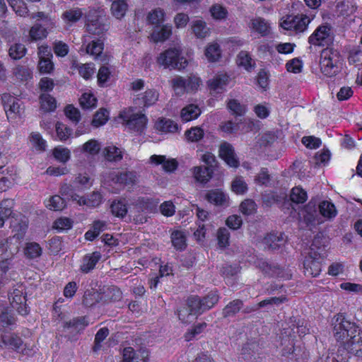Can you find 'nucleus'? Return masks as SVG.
<instances>
[{"mask_svg": "<svg viewBox=\"0 0 362 362\" xmlns=\"http://www.w3.org/2000/svg\"><path fill=\"white\" fill-rule=\"evenodd\" d=\"M333 334L337 341L349 337L342 341L337 353H329L325 358H320L316 362H346V358L340 356L341 351H346L349 357L362 359V330L354 322L346 320L343 315H337L332 320Z\"/></svg>", "mask_w": 362, "mask_h": 362, "instance_id": "obj_1", "label": "nucleus"}, {"mask_svg": "<svg viewBox=\"0 0 362 362\" xmlns=\"http://www.w3.org/2000/svg\"><path fill=\"white\" fill-rule=\"evenodd\" d=\"M335 206L329 201H322L317 204L310 200L300 211L299 215L303 218L307 226H314L324 222L325 218L331 219L337 216Z\"/></svg>", "mask_w": 362, "mask_h": 362, "instance_id": "obj_2", "label": "nucleus"}, {"mask_svg": "<svg viewBox=\"0 0 362 362\" xmlns=\"http://www.w3.org/2000/svg\"><path fill=\"white\" fill-rule=\"evenodd\" d=\"M86 27L89 34L98 36V39H105L110 28L109 19L105 16L95 12L88 16Z\"/></svg>", "mask_w": 362, "mask_h": 362, "instance_id": "obj_3", "label": "nucleus"}, {"mask_svg": "<svg viewBox=\"0 0 362 362\" xmlns=\"http://www.w3.org/2000/svg\"><path fill=\"white\" fill-rule=\"evenodd\" d=\"M158 62L165 67H170L182 70L188 62L186 58L181 56V51L177 48H170L162 52L158 58Z\"/></svg>", "mask_w": 362, "mask_h": 362, "instance_id": "obj_4", "label": "nucleus"}, {"mask_svg": "<svg viewBox=\"0 0 362 362\" xmlns=\"http://www.w3.org/2000/svg\"><path fill=\"white\" fill-rule=\"evenodd\" d=\"M311 18L306 15L286 16L281 22V27L286 30L294 31L296 33H303L307 30Z\"/></svg>", "mask_w": 362, "mask_h": 362, "instance_id": "obj_5", "label": "nucleus"}, {"mask_svg": "<svg viewBox=\"0 0 362 362\" xmlns=\"http://www.w3.org/2000/svg\"><path fill=\"white\" fill-rule=\"evenodd\" d=\"M323 257L320 252L310 247V252L305 256L303 264L304 274L307 276L316 277L321 272V262Z\"/></svg>", "mask_w": 362, "mask_h": 362, "instance_id": "obj_6", "label": "nucleus"}, {"mask_svg": "<svg viewBox=\"0 0 362 362\" xmlns=\"http://www.w3.org/2000/svg\"><path fill=\"white\" fill-rule=\"evenodd\" d=\"M333 42L334 35L331 31V26L327 24L318 26L308 37V42L315 46L328 47L332 45Z\"/></svg>", "mask_w": 362, "mask_h": 362, "instance_id": "obj_7", "label": "nucleus"}, {"mask_svg": "<svg viewBox=\"0 0 362 362\" xmlns=\"http://www.w3.org/2000/svg\"><path fill=\"white\" fill-rule=\"evenodd\" d=\"M288 241L287 236L281 232H272L267 233L262 243L264 248L273 252L281 253L284 250Z\"/></svg>", "mask_w": 362, "mask_h": 362, "instance_id": "obj_8", "label": "nucleus"}, {"mask_svg": "<svg viewBox=\"0 0 362 362\" xmlns=\"http://www.w3.org/2000/svg\"><path fill=\"white\" fill-rule=\"evenodd\" d=\"M1 100L8 119L12 121L21 117L23 107L20 100L9 94H4Z\"/></svg>", "mask_w": 362, "mask_h": 362, "instance_id": "obj_9", "label": "nucleus"}, {"mask_svg": "<svg viewBox=\"0 0 362 362\" xmlns=\"http://www.w3.org/2000/svg\"><path fill=\"white\" fill-rule=\"evenodd\" d=\"M159 93L156 89H147L134 99V104L140 107H148L156 103Z\"/></svg>", "mask_w": 362, "mask_h": 362, "instance_id": "obj_10", "label": "nucleus"}, {"mask_svg": "<svg viewBox=\"0 0 362 362\" xmlns=\"http://www.w3.org/2000/svg\"><path fill=\"white\" fill-rule=\"evenodd\" d=\"M219 156L230 167H238L239 160L236 157L234 148L230 144L223 142L220 145Z\"/></svg>", "mask_w": 362, "mask_h": 362, "instance_id": "obj_11", "label": "nucleus"}, {"mask_svg": "<svg viewBox=\"0 0 362 362\" xmlns=\"http://www.w3.org/2000/svg\"><path fill=\"white\" fill-rule=\"evenodd\" d=\"M120 362H148V352L146 350L136 351L132 347H126Z\"/></svg>", "mask_w": 362, "mask_h": 362, "instance_id": "obj_12", "label": "nucleus"}, {"mask_svg": "<svg viewBox=\"0 0 362 362\" xmlns=\"http://www.w3.org/2000/svg\"><path fill=\"white\" fill-rule=\"evenodd\" d=\"M104 39H97L92 40L86 47V52L94 57L96 60L102 62L107 61V57L103 54Z\"/></svg>", "mask_w": 362, "mask_h": 362, "instance_id": "obj_13", "label": "nucleus"}, {"mask_svg": "<svg viewBox=\"0 0 362 362\" xmlns=\"http://www.w3.org/2000/svg\"><path fill=\"white\" fill-rule=\"evenodd\" d=\"M127 155L124 148L117 147L114 145L107 146L103 150V156L105 160L112 163L120 162L124 156H127Z\"/></svg>", "mask_w": 362, "mask_h": 362, "instance_id": "obj_14", "label": "nucleus"}, {"mask_svg": "<svg viewBox=\"0 0 362 362\" xmlns=\"http://www.w3.org/2000/svg\"><path fill=\"white\" fill-rule=\"evenodd\" d=\"M88 325L86 316L76 317L64 323L63 331L74 336L84 329Z\"/></svg>", "mask_w": 362, "mask_h": 362, "instance_id": "obj_15", "label": "nucleus"}, {"mask_svg": "<svg viewBox=\"0 0 362 362\" xmlns=\"http://www.w3.org/2000/svg\"><path fill=\"white\" fill-rule=\"evenodd\" d=\"M1 341L4 346L13 349L18 353L25 354V345L23 344V339L16 334L1 335Z\"/></svg>", "mask_w": 362, "mask_h": 362, "instance_id": "obj_16", "label": "nucleus"}, {"mask_svg": "<svg viewBox=\"0 0 362 362\" xmlns=\"http://www.w3.org/2000/svg\"><path fill=\"white\" fill-rule=\"evenodd\" d=\"M205 199L211 204L226 208L229 205V198L221 189L209 190L205 194Z\"/></svg>", "mask_w": 362, "mask_h": 362, "instance_id": "obj_17", "label": "nucleus"}, {"mask_svg": "<svg viewBox=\"0 0 362 362\" xmlns=\"http://www.w3.org/2000/svg\"><path fill=\"white\" fill-rule=\"evenodd\" d=\"M228 76L226 74H218L207 81L208 88L211 94L222 93L228 83Z\"/></svg>", "mask_w": 362, "mask_h": 362, "instance_id": "obj_18", "label": "nucleus"}, {"mask_svg": "<svg viewBox=\"0 0 362 362\" xmlns=\"http://www.w3.org/2000/svg\"><path fill=\"white\" fill-rule=\"evenodd\" d=\"M257 267L266 275L272 277L283 276L284 269L276 263H269L264 259L257 262Z\"/></svg>", "mask_w": 362, "mask_h": 362, "instance_id": "obj_19", "label": "nucleus"}, {"mask_svg": "<svg viewBox=\"0 0 362 362\" xmlns=\"http://www.w3.org/2000/svg\"><path fill=\"white\" fill-rule=\"evenodd\" d=\"M101 257V253L98 251H95L84 255L80 266L81 272L84 274L90 272L93 269H94L96 264L100 261Z\"/></svg>", "mask_w": 362, "mask_h": 362, "instance_id": "obj_20", "label": "nucleus"}, {"mask_svg": "<svg viewBox=\"0 0 362 362\" xmlns=\"http://www.w3.org/2000/svg\"><path fill=\"white\" fill-rule=\"evenodd\" d=\"M128 127L135 132L141 133L146 128L148 119L144 114H132L128 119H124Z\"/></svg>", "mask_w": 362, "mask_h": 362, "instance_id": "obj_21", "label": "nucleus"}, {"mask_svg": "<svg viewBox=\"0 0 362 362\" xmlns=\"http://www.w3.org/2000/svg\"><path fill=\"white\" fill-rule=\"evenodd\" d=\"M138 179L137 173L134 170H125L118 173L112 177L114 182L124 185H134Z\"/></svg>", "mask_w": 362, "mask_h": 362, "instance_id": "obj_22", "label": "nucleus"}, {"mask_svg": "<svg viewBox=\"0 0 362 362\" xmlns=\"http://www.w3.org/2000/svg\"><path fill=\"white\" fill-rule=\"evenodd\" d=\"M249 27L262 37L267 36L270 33V24L262 17H256L251 19Z\"/></svg>", "mask_w": 362, "mask_h": 362, "instance_id": "obj_23", "label": "nucleus"}, {"mask_svg": "<svg viewBox=\"0 0 362 362\" xmlns=\"http://www.w3.org/2000/svg\"><path fill=\"white\" fill-rule=\"evenodd\" d=\"M12 74L16 81L27 83L33 78V72L28 66L18 64L13 69Z\"/></svg>", "mask_w": 362, "mask_h": 362, "instance_id": "obj_24", "label": "nucleus"}, {"mask_svg": "<svg viewBox=\"0 0 362 362\" xmlns=\"http://www.w3.org/2000/svg\"><path fill=\"white\" fill-rule=\"evenodd\" d=\"M337 62L329 58L320 56V66L321 72L327 77H332L339 72V67Z\"/></svg>", "mask_w": 362, "mask_h": 362, "instance_id": "obj_25", "label": "nucleus"}, {"mask_svg": "<svg viewBox=\"0 0 362 362\" xmlns=\"http://www.w3.org/2000/svg\"><path fill=\"white\" fill-rule=\"evenodd\" d=\"M172 35V26L170 25H164L160 26H155L151 33V38L156 42H163L168 39Z\"/></svg>", "mask_w": 362, "mask_h": 362, "instance_id": "obj_26", "label": "nucleus"}, {"mask_svg": "<svg viewBox=\"0 0 362 362\" xmlns=\"http://www.w3.org/2000/svg\"><path fill=\"white\" fill-rule=\"evenodd\" d=\"M201 110L197 105L189 104L184 107L180 112L182 122H187L197 119L201 115Z\"/></svg>", "mask_w": 362, "mask_h": 362, "instance_id": "obj_27", "label": "nucleus"}, {"mask_svg": "<svg viewBox=\"0 0 362 362\" xmlns=\"http://www.w3.org/2000/svg\"><path fill=\"white\" fill-rule=\"evenodd\" d=\"M151 163L156 165L162 164L166 172H173L177 168V162L175 159H167L165 156L153 155L150 158Z\"/></svg>", "mask_w": 362, "mask_h": 362, "instance_id": "obj_28", "label": "nucleus"}, {"mask_svg": "<svg viewBox=\"0 0 362 362\" xmlns=\"http://www.w3.org/2000/svg\"><path fill=\"white\" fill-rule=\"evenodd\" d=\"M14 201L11 199H5L0 202V228L3 227L5 220L13 214Z\"/></svg>", "mask_w": 362, "mask_h": 362, "instance_id": "obj_29", "label": "nucleus"}, {"mask_svg": "<svg viewBox=\"0 0 362 362\" xmlns=\"http://www.w3.org/2000/svg\"><path fill=\"white\" fill-rule=\"evenodd\" d=\"M243 308V302L241 300L235 299L229 302L222 310V316L224 318L234 317L237 313Z\"/></svg>", "mask_w": 362, "mask_h": 362, "instance_id": "obj_30", "label": "nucleus"}, {"mask_svg": "<svg viewBox=\"0 0 362 362\" xmlns=\"http://www.w3.org/2000/svg\"><path fill=\"white\" fill-rule=\"evenodd\" d=\"M83 16V12L79 8H73L66 10L62 14V18L64 23L71 26L73 24L77 23Z\"/></svg>", "mask_w": 362, "mask_h": 362, "instance_id": "obj_31", "label": "nucleus"}, {"mask_svg": "<svg viewBox=\"0 0 362 362\" xmlns=\"http://www.w3.org/2000/svg\"><path fill=\"white\" fill-rule=\"evenodd\" d=\"M187 305L189 308L192 315H199L204 313L205 308L202 303L201 297L199 296H191L187 300Z\"/></svg>", "mask_w": 362, "mask_h": 362, "instance_id": "obj_32", "label": "nucleus"}, {"mask_svg": "<svg viewBox=\"0 0 362 362\" xmlns=\"http://www.w3.org/2000/svg\"><path fill=\"white\" fill-rule=\"evenodd\" d=\"M102 195L99 192H93L87 197H80L78 200V204L81 205H86L88 207H96L101 204Z\"/></svg>", "mask_w": 362, "mask_h": 362, "instance_id": "obj_33", "label": "nucleus"}, {"mask_svg": "<svg viewBox=\"0 0 362 362\" xmlns=\"http://www.w3.org/2000/svg\"><path fill=\"white\" fill-rule=\"evenodd\" d=\"M11 304L12 307L16 309L21 315L28 314L29 310L26 305V297L25 294L20 296L11 297Z\"/></svg>", "mask_w": 362, "mask_h": 362, "instance_id": "obj_34", "label": "nucleus"}, {"mask_svg": "<svg viewBox=\"0 0 362 362\" xmlns=\"http://www.w3.org/2000/svg\"><path fill=\"white\" fill-rule=\"evenodd\" d=\"M42 254L41 246L35 242L27 243L24 247V255L27 259H34L40 257Z\"/></svg>", "mask_w": 362, "mask_h": 362, "instance_id": "obj_35", "label": "nucleus"}, {"mask_svg": "<svg viewBox=\"0 0 362 362\" xmlns=\"http://www.w3.org/2000/svg\"><path fill=\"white\" fill-rule=\"evenodd\" d=\"M101 295L104 302H117L122 297V291L115 286H109Z\"/></svg>", "mask_w": 362, "mask_h": 362, "instance_id": "obj_36", "label": "nucleus"}, {"mask_svg": "<svg viewBox=\"0 0 362 362\" xmlns=\"http://www.w3.org/2000/svg\"><path fill=\"white\" fill-rule=\"evenodd\" d=\"M214 170L206 166H199L194 168V177L197 181L202 183H206L211 177Z\"/></svg>", "mask_w": 362, "mask_h": 362, "instance_id": "obj_37", "label": "nucleus"}, {"mask_svg": "<svg viewBox=\"0 0 362 362\" xmlns=\"http://www.w3.org/2000/svg\"><path fill=\"white\" fill-rule=\"evenodd\" d=\"M103 301V296L100 293L93 290H86L84 293L83 298V304L86 307H91Z\"/></svg>", "mask_w": 362, "mask_h": 362, "instance_id": "obj_38", "label": "nucleus"}, {"mask_svg": "<svg viewBox=\"0 0 362 362\" xmlns=\"http://www.w3.org/2000/svg\"><path fill=\"white\" fill-rule=\"evenodd\" d=\"M204 54L211 62L218 61L221 57L220 45L216 42L209 44L205 49Z\"/></svg>", "mask_w": 362, "mask_h": 362, "instance_id": "obj_39", "label": "nucleus"}, {"mask_svg": "<svg viewBox=\"0 0 362 362\" xmlns=\"http://www.w3.org/2000/svg\"><path fill=\"white\" fill-rule=\"evenodd\" d=\"M158 130L165 133H174L177 131L178 125L173 120L166 118H161L156 123Z\"/></svg>", "mask_w": 362, "mask_h": 362, "instance_id": "obj_40", "label": "nucleus"}, {"mask_svg": "<svg viewBox=\"0 0 362 362\" xmlns=\"http://www.w3.org/2000/svg\"><path fill=\"white\" fill-rule=\"evenodd\" d=\"M128 8V4L126 0L113 1L111 5V12L113 16L117 19H121L125 16Z\"/></svg>", "mask_w": 362, "mask_h": 362, "instance_id": "obj_41", "label": "nucleus"}, {"mask_svg": "<svg viewBox=\"0 0 362 362\" xmlns=\"http://www.w3.org/2000/svg\"><path fill=\"white\" fill-rule=\"evenodd\" d=\"M227 107L230 113L236 117L243 116L247 111L246 105L240 103L236 99H230L227 102Z\"/></svg>", "mask_w": 362, "mask_h": 362, "instance_id": "obj_42", "label": "nucleus"}, {"mask_svg": "<svg viewBox=\"0 0 362 362\" xmlns=\"http://www.w3.org/2000/svg\"><path fill=\"white\" fill-rule=\"evenodd\" d=\"M41 109L45 112H53L57 108V101L48 93H42L40 96Z\"/></svg>", "mask_w": 362, "mask_h": 362, "instance_id": "obj_43", "label": "nucleus"}, {"mask_svg": "<svg viewBox=\"0 0 362 362\" xmlns=\"http://www.w3.org/2000/svg\"><path fill=\"white\" fill-rule=\"evenodd\" d=\"M112 214L119 218H124L127 213V206L124 199L115 200L110 206Z\"/></svg>", "mask_w": 362, "mask_h": 362, "instance_id": "obj_44", "label": "nucleus"}, {"mask_svg": "<svg viewBox=\"0 0 362 362\" xmlns=\"http://www.w3.org/2000/svg\"><path fill=\"white\" fill-rule=\"evenodd\" d=\"M32 18H37V20L41 21L42 25L49 32L52 29H53L56 25V22L54 19H52L50 16L46 14L44 12H37L31 14Z\"/></svg>", "mask_w": 362, "mask_h": 362, "instance_id": "obj_45", "label": "nucleus"}, {"mask_svg": "<svg viewBox=\"0 0 362 362\" xmlns=\"http://www.w3.org/2000/svg\"><path fill=\"white\" fill-rule=\"evenodd\" d=\"M219 295L216 291H211L206 296L201 297L202 303H203V308L205 310H209L212 308L218 301Z\"/></svg>", "mask_w": 362, "mask_h": 362, "instance_id": "obj_46", "label": "nucleus"}, {"mask_svg": "<svg viewBox=\"0 0 362 362\" xmlns=\"http://www.w3.org/2000/svg\"><path fill=\"white\" fill-rule=\"evenodd\" d=\"M27 49L24 45L21 43H15L9 47L8 55L11 59L18 60L25 55Z\"/></svg>", "mask_w": 362, "mask_h": 362, "instance_id": "obj_47", "label": "nucleus"}, {"mask_svg": "<svg viewBox=\"0 0 362 362\" xmlns=\"http://www.w3.org/2000/svg\"><path fill=\"white\" fill-rule=\"evenodd\" d=\"M308 199L307 192L300 187H293L290 193V200L295 204H303Z\"/></svg>", "mask_w": 362, "mask_h": 362, "instance_id": "obj_48", "label": "nucleus"}, {"mask_svg": "<svg viewBox=\"0 0 362 362\" xmlns=\"http://www.w3.org/2000/svg\"><path fill=\"white\" fill-rule=\"evenodd\" d=\"M192 29L193 33L197 38H204L209 33V28H207L206 23L201 20L194 21L192 25Z\"/></svg>", "mask_w": 362, "mask_h": 362, "instance_id": "obj_49", "label": "nucleus"}, {"mask_svg": "<svg viewBox=\"0 0 362 362\" xmlns=\"http://www.w3.org/2000/svg\"><path fill=\"white\" fill-rule=\"evenodd\" d=\"M173 245L179 250H183L186 247V237L182 231L175 230L171 234Z\"/></svg>", "mask_w": 362, "mask_h": 362, "instance_id": "obj_50", "label": "nucleus"}, {"mask_svg": "<svg viewBox=\"0 0 362 362\" xmlns=\"http://www.w3.org/2000/svg\"><path fill=\"white\" fill-rule=\"evenodd\" d=\"M46 206L50 210L62 211L66 206V201L64 198L60 195H54L49 199V203Z\"/></svg>", "mask_w": 362, "mask_h": 362, "instance_id": "obj_51", "label": "nucleus"}, {"mask_svg": "<svg viewBox=\"0 0 362 362\" xmlns=\"http://www.w3.org/2000/svg\"><path fill=\"white\" fill-rule=\"evenodd\" d=\"M48 31L40 23H35L30 30V36L33 40H38L45 38L47 36Z\"/></svg>", "mask_w": 362, "mask_h": 362, "instance_id": "obj_52", "label": "nucleus"}, {"mask_svg": "<svg viewBox=\"0 0 362 362\" xmlns=\"http://www.w3.org/2000/svg\"><path fill=\"white\" fill-rule=\"evenodd\" d=\"M164 15V11L161 8H158L148 13L147 20L150 24L158 26L163 22Z\"/></svg>", "mask_w": 362, "mask_h": 362, "instance_id": "obj_53", "label": "nucleus"}, {"mask_svg": "<svg viewBox=\"0 0 362 362\" xmlns=\"http://www.w3.org/2000/svg\"><path fill=\"white\" fill-rule=\"evenodd\" d=\"M231 189L237 194H244L247 192V185L241 176L236 177L231 183Z\"/></svg>", "mask_w": 362, "mask_h": 362, "instance_id": "obj_54", "label": "nucleus"}, {"mask_svg": "<svg viewBox=\"0 0 362 362\" xmlns=\"http://www.w3.org/2000/svg\"><path fill=\"white\" fill-rule=\"evenodd\" d=\"M185 135L189 141L198 142L203 139L204 132L201 127H194L187 130Z\"/></svg>", "mask_w": 362, "mask_h": 362, "instance_id": "obj_55", "label": "nucleus"}, {"mask_svg": "<svg viewBox=\"0 0 362 362\" xmlns=\"http://www.w3.org/2000/svg\"><path fill=\"white\" fill-rule=\"evenodd\" d=\"M108 117L109 112L105 108H101L95 114L92 124L95 127L103 125L107 121Z\"/></svg>", "mask_w": 362, "mask_h": 362, "instance_id": "obj_56", "label": "nucleus"}, {"mask_svg": "<svg viewBox=\"0 0 362 362\" xmlns=\"http://www.w3.org/2000/svg\"><path fill=\"white\" fill-rule=\"evenodd\" d=\"M79 102L83 109H91L96 107L97 105V100L94 95L87 93L81 95Z\"/></svg>", "mask_w": 362, "mask_h": 362, "instance_id": "obj_57", "label": "nucleus"}, {"mask_svg": "<svg viewBox=\"0 0 362 362\" xmlns=\"http://www.w3.org/2000/svg\"><path fill=\"white\" fill-rule=\"evenodd\" d=\"M57 136L60 141L66 140L71 135V129L62 122H57L55 124Z\"/></svg>", "mask_w": 362, "mask_h": 362, "instance_id": "obj_58", "label": "nucleus"}, {"mask_svg": "<svg viewBox=\"0 0 362 362\" xmlns=\"http://www.w3.org/2000/svg\"><path fill=\"white\" fill-rule=\"evenodd\" d=\"M171 85L173 89L179 93H184L187 91V79L182 76H176L171 80Z\"/></svg>", "mask_w": 362, "mask_h": 362, "instance_id": "obj_59", "label": "nucleus"}, {"mask_svg": "<svg viewBox=\"0 0 362 362\" xmlns=\"http://www.w3.org/2000/svg\"><path fill=\"white\" fill-rule=\"evenodd\" d=\"M220 129L223 132L228 134H237L240 129V123L228 120L227 122H222L220 125Z\"/></svg>", "mask_w": 362, "mask_h": 362, "instance_id": "obj_60", "label": "nucleus"}, {"mask_svg": "<svg viewBox=\"0 0 362 362\" xmlns=\"http://www.w3.org/2000/svg\"><path fill=\"white\" fill-rule=\"evenodd\" d=\"M230 233L226 228H221L217 233L218 244L220 247L224 248L229 245Z\"/></svg>", "mask_w": 362, "mask_h": 362, "instance_id": "obj_61", "label": "nucleus"}, {"mask_svg": "<svg viewBox=\"0 0 362 362\" xmlns=\"http://www.w3.org/2000/svg\"><path fill=\"white\" fill-rule=\"evenodd\" d=\"M60 194L62 196L64 197L63 198H64L65 200L71 199L73 201H76L78 202V200L80 198L78 195L74 193L72 187L67 184H64L61 187Z\"/></svg>", "mask_w": 362, "mask_h": 362, "instance_id": "obj_62", "label": "nucleus"}, {"mask_svg": "<svg viewBox=\"0 0 362 362\" xmlns=\"http://www.w3.org/2000/svg\"><path fill=\"white\" fill-rule=\"evenodd\" d=\"M37 69L41 74H51L54 69V63L52 59H39Z\"/></svg>", "mask_w": 362, "mask_h": 362, "instance_id": "obj_63", "label": "nucleus"}, {"mask_svg": "<svg viewBox=\"0 0 362 362\" xmlns=\"http://www.w3.org/2000/svg\"><path fill=\"white\" fill-rule=\"evenodd\" d=\"M206 326L207 324L204 322L194 325L192 329L186 333V339L187 341H190L192 339L195 338L197 335L201 334L206 328Z\"/></svg>", "mask_w": 362, "mask_h": 362, "instance_id": "obj_64", "label": "nucleus"}]
</instances>
